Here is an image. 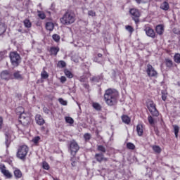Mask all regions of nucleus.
<instances>
[{
  "instance_id": "nucleus-1",
  "label": "nucleus",
  "mask_w": 180,
  "mask_h": 180,
  "mask_svg": "<svg viewBox=\"0 0 180 180\" xmlns=\"http://www.w3.org/2000/svg\"><path fill=\"white\" fill-rule=\"evenodd\" d=\"M119 91L116 89L109 88L105 91L103 95L104 102L108 106H116L119 102Z\"/></svg>"
},
{
  "instance_id": "nucleus-2",
  "label": "nucleus",
  "mask_w": 180,
  "mask_h": 180,
  "mask_svg": "<svg viewBox=\"0 0 180 180\" xmlns=\"http://www.w3.org/2000/svg\"><path fill=\"white\" fill-rule=\"evenodd\" d=\"M76 20L77 15L72 10L66 11L63 15L60 18V23L65 26H70V25L75 23Z\"/></svg>"
},
{
  "instance_id": "nucleus-3",
  "label": "nucleus",
  "mask_w": 180,
  "mask_h": 180,
  "mask_svg": "<svg viewBox=\"0 0 180 180\" xmlns=\"http://www.w3.org/2000/svg\"><path fill=\"white\" fill-rule=\"evenodd\" d=\"M27 154H29V146L25 144L18 146L16 153V157L18 160H21V161H26Z\"/></svg>"
},
{
  "instance_id": "nucleus-4",
  "label": "nucleus",
  "mask_w": 180,
  "mask_h": 180,
  "mask_svg": "<svg viewBox=\"0 0 180 180\" xmlns=\"http://www.w3.org/2000/svg\"><path fill=\"white\" fill-rule=\"evenodd\" d=\"M9 58L11 63V65L16 68V67H19L20 63H22V58L20 55L18 53V51H11L9 53Z\"/></svg>"
},
{
  "instance_id": "nucleus-5",
  "label": "nucleus",
  "mask_w": 180,
  "mask_h": 180,
  "mask_svg": "<svg viewBox=\"0 0 180 180\" xmlns=\"http://www.w3.org/2000/svg\"><path fill=\"white\" fill-rule=\"evenodd\" d=\"M146 106L153 117H158L160 116V112L157 109V105L154 103V101L151 100L148 101L146 102Z\"/></svg>"
},
{
  "instance_id": "nucleus-6",
  "label": "nucleus",
  "mask_w": 180,
  "mask_h": 180,
  "mask_svg": "<svg viewBox=\"0 0 180 180\" xmlns=\"http://www.w3.org/2000/svg\"><path fill=\"white\" fill-rule=\"evenodd\" d=\"M129 12L132 20L135 22L136 25L140 23V16H141V12H140V10L136 8H132L129 9Z\"/></svg>"
},
{
  "instance_id": "nucleus-7",
  "label": "nucleus",
  "mask_w": 180,
  "mask_h": 180,
  "mask_svg": "<svg viewBox=\"0 0 180 180\" xmlns=\"http://www.w3.org/2000/svg\"><path fill=\"white\" fill-rule=\"evenodd\" d=\"M31 120L32 119L30 118V114L26 113L25 112V111H23L20 115L18 122L19 123L22 124V126H27L28 124H30Z\"/></svg>"
},
{
  "instance_id": "nucleus-8",
  "label": "nucleus",
  "mask_w": 180,
  "mask_h": 180,
  "mask_svg": "<svg viewBox=\"0 0 180 180\" xmlns=\"http://www.w3.org/2000/svg\"><path fill=\"white\" fill-rule=\"evenodd\" d=\"M146 74L150 78H158V72L150 64L147 65Z\"/></svg>"
},
{
  "instance_id": "nucleus-9",
  "label": "nucleus",
  "mask_w": 180,
  "mask_h": 180,
  "mask_svg": "<svg viewBox=\"0 0 180 180\" xmlns=\"http://www.w3.org/2000/svg\"><path fill=\"white\" fill-rule=\"evenodd\" d=\"M69 148L71 154L72 155H76L77 153H78L79 150V146L78 145V143L75 141V140H72L70 141Z\"/></svg>"
},
{
  "instance_id": "nucleus-10",
  "label": "nucleus",
  "mask_w": 180,
  "mask_h": 180,
  "mask_svg": "<svg viewBox=\"0 0 180 180\" xmlns=\"http://www.w3.org/2000/svg\"><path fill=\"white\" fill-rule=\"evenodd\" d=\"M144 32H146V34L148 36V37L155 39V32H154V30H153V28H151V27L149 25H145Z\"/></svg>"
},
{
  "instance_id": "nucleus-11",
  "label": "nucleus",
  "mask_w": 180,
  "mask_h": 180,
  "mask_svg": "<svg viewBox=\"0 0 180 180\" xmlns=\"http://www.w3.org/2000/svg\"><path fill=\"white\" fill-rule=\"evenodd\" d=\"M0 77L1 79H4V81H9V79H12V74L9 70H3L0 74Z\"/></svg>"
},
{
  "instance_id": "nucleus-12",
  "label": "nucleus",
  "mask_w": 180,
  "mask_h": 180,
  "mask_svg": "<svg viewBox=\"0 0 180 180\" xmlns=\"http://www.w3.org/2000/svg\"><path fill=\"white\" fill-rule=\"evenodd\" d=\"M95 160L97 162H102V161H108V158H105V155L103 153H96L94 155Z\"/></svg>"
},
{
  "instance_id": "nucleus-13",
  "label": "nucleus",
  "mask_w": 180,
  "mask_h": 180,
  "mask_svg": "<svg viewBox=\"0 0 180 180\" xmlns=\"http://www.w3.org/2000/svg\"><path fill=\"white\" fill-rule=\"evenodd\" d=\"M58 51H60L58 46H51L49 49L50 56H54L56 57L58 54Z\"/></svg>"
},
{
  "instance_id": "nucleus-14",
  "label": "nucleus",
  "mask_w": 180,
  "mask_h": 180,
  "mask_svg": "<svg viewBox=\"0 0 180 180\" xmlns=\"http://www.w3.org/2000/svg\"><path fill=\"white\" fill-rule=\"evenodd\" d=\"M35 120L37 124H39V126H43L46 122L44 121V119H43V117L41 115H37L35 116Z\"/></svg>"
},
{
  "instance_id": "nucleus-15",
  "label": "nucleus",
  "mask_w": 180,
  "mask_h": 180,
  "mask_svg": "<svg viewBox=\"0 0 180 180\" xmlns=\"http://www.w3.org/2000/svg\"><path fill=\"white\" fill-rule=\"evenodd\" d=\"M136 131H137V134H138V136H139V137H141V136H143V134L144 133V128H143V124H137Z\"/></svg>"
},
{
  "instance_id": "nucleus-16",
  "label": "nucleus",
  "mask_w": 180,
  "mask_h": 180,
  "mask_svg": "<svg viewBox=\"0 0 180 180\" xmlns=\"http://www.w3.org/2000/svg\"><path fill=\"white\" fill-rule=\"evenodd\" d=\"M6 24L0 20V36H2L6 32Z\"/></svg>"
},
{
  "instance_id": "nucleus-17",
  "label": "nucleus",
  "mask_w": 180,
  "mask_h": 180,
  "mask_svg": "<svg viewBox=\"0 0 180 180\" xmlns=\"http://www.w3.org/2000/svg\"><path fill=\"white\" fill-rule=\"evenodd\" d=\"M155 32L158 34H164V25H158L155 27Z\"/></svg>"
},
{
  "instance_id": "nucleus-18",
  "label": "nucleus",
  "mask_w": 180,
  "mask_h": 180,
  "mask_svg": "<svg viewBox=\"0 0 180 180\" xmlns=\"http://www.w3.org/2000/svg\"><path fill=\"white\" fill-rule=\"evenodd\" d=\"M121 119L123 123H125V124H129L131 122V119L130 118V117L127 115H122Z\"/></svg>"
},
{
  "instance_id": "nucleus-19",
  "label": "nucleus",
  "mask_w": 180,
  "mask_h": 180,
  "mask_svg": "<svg viewBox=\"0 0 180 180\" xmlns=\"http://www.w3.org/2000/svg\"><path fill=\"white\" fill-rule=\"evenodd\" d=\"M45 27L46 30H49V32H53V30H54V23L51 22H47L46 23Z\"/></svg>"
},
{
  "instance_id": "nucleus-20",
  "label": "nucleus",
  "mask_w": 180,
  "mask_h": 180,
  "mask_svg": "<svg viewBox=\"0 0 180 180\" xmlns=\"http://www.w3.org/2000/svg\"><path fill=\"white\" fill-rule=\"evenodd\" d=\"M160 9H162V11H168L169 9V4H168V1H164L160 4Z\"/></svg>"
},
{
  "instance_id": "nucleus-21",
  "label": "nucleus",
  "mask_w": 180,
  "mask_h": 180,
  "mask_svg": "<svg viewBox=\"0 0 180 180\" xmlns=\"http://www.w3.org/2000/svg\"><path fill=\"white\" fill-rule=\"evenodd\" d=\"M152 149L154 151V153H155V154H161V151H162L161 147L157 145H153L152 146Z\"/></svg>"
},
{
  "instance_id": "nucleus-22",
  "label": "nucleus",
  "mask_w": 180,
  "mask_h": 180,
  "mask_svg": "<svg viewBox=\"0 0 180 180\" xmlns=\"http://www.w3.org/2000/svg\"><path fill=\"white\" fill-rule=\"evenodd\" d=\"M165 65L167 67V68H172L174 65V62H172V60L169 58L165 59Z\"/></svg>"
},
{
  "instance_id": "nucleus-23",
  "label": "nucleus",
  "mask_w": 180,
  "mask_h": 180,
  "mask_svg": "<svg viewBox=\"0 0 180 180\" xmlns=\"http://www.w3.org/2000/svg\"><path fill=\"white\" fill-rule=\"evenodd\" d=\"M64 74L67 77V78H69L71 79L72 78H74V75L71 71L68 70V69H65L64 70Z\"/></svg>"
},
{
  "instance_id": "nucleus-24",
  "label": "nucleus",
  "mask_w": 180,
  "mask_h": 180,
  "mask_svg": "<svg viewBox=\"0 0 180 180\" xmlns=\"http://www.w3.org/2000/svg\"><path fill=\"white\" fill-rule=\"evenodd\" d=\"M13 77L15 78V79H23V76H22V75H20V71H16L13 73Z\"/></svg>"
},
{
  "instance_id": "nucleus-25",
  "label": "nucleus",
  "mask_w": 180,
  "mask_h": 180,
  "mask_svg": "<svg viewBox=\"0 0 180 180\" xmlns=\"http://www.w3.org/2000/svg\"><path fill=\"white\" fill-rule=\"evenodd\" d=\"M23 23L25 27H26L27 29H30V27H32V22H30V20L25 19L24 20Z\"/></svg>"
},
{
  "instance_id": "nucleus-26",
  "label": "nucleus",
  "mask_w": 180,
  "mask_h": 180,
  "mask_svg": "<svg viewBox=\"0 0 180 180\" xmlns=\"http://www.w3.org/2000/svg\"><path fill=\"white\" fill-rule=\"evenodd\" d=\"M13 174L17 179H19L22 176V171H20L19 169H15L13 172Z\"/></svg>"
},
{
  "instance_id": "nucleus-27",
  "label": "nucleus",
  "mask_w": 180,
  "mask_h": 180,
  "mask_svg": "<svg viewBox=\"0 0 180 180\" xmlns=\"http://www.w3.org/2000/svg\"><path fill=\"white\" fill-rule=\"evenodd\" d=\"M92 106L96 110H102V105H101V104H99L98 103H93Z\"/></svg>"
},
{
  "instance_id": "nucleus-28",
  "label": "nucleus",
  "mask_w": 180,
  "mask_h": 180,
  "mask_svg": "<svg viewBox=\"0 0 180 180\" xmlns=\"http://www.w3.org/2000/svg\"><path fill=\"white\" fill-rule=\"evenodd\" d=\"M97 150L101 153V154H105V153H106V148L102 145L98 146Z\"/></svg>"
},
{
  "instance_id": "nucleus-29",
  "label": "nucleus",
  "mask_w": 180,
  "mask_h": 180,
  "mask_svg": "<svg viewBox=\"0 0 180 180\" xmlns=\"http://www.w3.org/2000/svg\"><path fill=\"white\" fill-rule=\"evenodd\" d=\"M174 61L176 63V64H180V53H176L174 56Z\"/></svg>"
},
{
  "instance_id": "nucleus-30",
  "label": "nucleus",
  "mask_w": 180,
  "mask_h": 180,
  "mask_svg": "<svg viewBox=\"0 0 180 180\" xmlns=\"http://www.w3.org/2000/svg\"><path fill=\"white\" fill-rule=\"evenodd\" d=\"M37 13L39 19H41L42 20H44V19H46V13H44V12L37 11Z\"/></svg>"
},
{
  "instance_id": "nucleus-31",
  "label": "nucleus",
  "mask_w": 180,
  "mask_h": 180,
  "mask_svg": "<svg viewBox=\"0 0 180 180\" xmlns=\"http://www.w3.org/2000/svg\"><path fill=\"white\" fill-rule=\"evenodd\" d=\"M58 67H59V68H65V67H67V63H65V61L64 60H59L58 62Z\"/></svg>"
},
{
  "instance_id": "nucleus-32",
  "label": "nucleus",
  "mask_w": 180,
  "mask_h": 180,
  "mask_svg": "<svg viewBox=\"0 0 180 180\" xmlns=\"http://www.w3.org/2000/svg\"><path fill=\"white\" fill-rule=\"evenodd\" d=\"M173 129L174 131V136L176 139H178V134L179 133V127L178 125H173Z\"/></svg>"
},
{
  "instance_id": "nucleus-33",
  "label": "nucleus",
  "mask_w": 180,
  "mask_h": 180,
  "mask_svg": "<svg viewBox=\"0 0 180 180\" xmlns=\"http://www.w3.org/2000/svg\"><path fill=\"white\" fill-rule=\"evenodd\" d=\"M41 78H42V79H47V78H49V73H47L46 70H43L41 72Z\"/></svg>"
},
{
  "instance_id": "nucleus-34",
  "label": "nucleus",
  "mask_w": 180,
  "mask_h": 180,
  "mask_svg": "<svg viewBox=\"0 0 180 180\" xmlns=\"http://www.w3.org/2000/svg\"><path fill=\"white\" fill-rule=\"evenodd\" d=\"M90 81H91V82H99V81H101V76H94L90 79Z\"/></svg>"
},
{
  "instance_id": "nucleus-35",
  "label": "nucleus",
  "mask_w": 180,
  "mask_h": 180,
  "mask_svg": "<svg viewBox=\"0 0 180 180\" xmlns=\"http://www.w3.org/2000/svg\"><path fill=\"white\" fill-rule=\"evenodd\" d=\"M127 148H128V150H135L136 149V146L134 145L133 143L129 142V143H127Z\"/></svg>"
},
{
  "instance_id": "nucleus-36",
  "label": "nucleus",
  "mask_w": 180,
  "mask_h": 180,
  "mask_svg": "<svg viewBox=\"0 0 180 180\" xmlns=\"http://www.w3.org/2000/svg\"><path fill=\"white\" fill-rule=\"evenodd\" d=\"M66 123H68L69 124H74V119L71 117H65Z\"/></svg>"
},
{
  "instance_id": "nucleus-37",
  "label": "nucleus",
  "mask_w": 180,
  "mask_h": 180,
  "mask_svg": "<svg viewBox=\"0 0 180 180\" xmlns=\"http://www.w3.org/2000/svg\"><path fill=\"white\" fill-rule=\"evenodd\" d=\"M6 54H8V51H0V60H4V58H6Z\"/></svg>"
},
{
  "instance_id": "nucleus-38",
  "label": "nucleus",
  "mask_w": 180,
  "mask_h": 180,
  "mask_svg": "<svg viewBox=\"0 0 180 180\" xmlns=\"http://www.w3.org/2000/svg\"><path fill=\"white\" fill-rule=\"evenodd\" d=\"M162 99L165 102L167 101V96H168V93H167V91H162Z\"/></svg>"
},
{
  "instance_id": "nucleus-39",
  "label": "nucleus",
  "mask_w": 180,
  "mask_h": 180,
  "mask_svg": "<svg viewBox=\"0 0 180 180\" xmlns=\"http://www.w3.org/2000/svg\"><path fill=\"white\" fill-rule=\"evenodd\" d=\"M3 175H4V176H6V178L11 179L12 178V174H11L9 172V170H5L3 173Z\"/></svg>"
},
{
  "instance_id": "nucleus-40",
  "label": "nucleus",
  "mask_w": 180,
  "mask_h": 180,
  "mask_svg": "<svg viewBox=\"0 0 180 180\" xmlns=\"http://www.w3.org/2000/svg\"><path fill=\"white\" fill-rule=\"evenodd\" d=\"M42 167L44 169H46V171H49V169H50V165L47 162H42Z\"/></svg>"
},
{
  "instance_id": "nucleus-41",
  "label": "nucleus",
  "mask_w": 180,
  "mask_h": 180,
  "mask_svg": "<svg viewBox=\"0 0 180 180\" xmlns=\"http://www.w3.org/2000/svg\"><path fill=\"white\" fill-rule=\"evenodd\" d=\"M125 29L130 33V34H132L133 32H134V28H133L131 25H127Z\"/></svg>"
},
{
  "instance_id": "nucleus-42",
  "label": "nucleus",
  "mask_w": 180,
  "mask_h": 180,
  "mask_svg": "<svg viewBox=\"0 0 180 180\" xmlns=\"http://www.w3.org/2000/svg\"><path fill=\"white\" fill-rule=\"evenodd\" d=\"M52 39H53L54 41H56V43H58V41H60V35L57 34H54L52 36Z\"/></svg>"
},
{
  "instance_id": "nucleus-43",
  "label": "nucleus",
  "mask_w": 180,
  "mask_h": 180,
  "mask_svg": "<svg viewBox=\"0 0 180 180\" xmlns=\"http://www.w3.org/2000/svg\"><path fill=\"white\" fill-rule=\"evenodd\" d=\"M91 134L89 133H86L84 134V139L85 141H89V140H91Z\"/></svg>"
},
{
  "instance_id": "nucleus-44",
  "label": "nucleus",
  "mask_w": 180,
  "mask_h": 180,
  "mask_svg": "<svg viewBox=\"0 0 180 180\" xmlns=\"http://www.w3.org/2000/svg\"><path fill=\"white\" fill-rule=\"evenodd\" d=\"M148 121L150 124H151V125L155 124L154 118H153V116L149 115L148 117Z\"/></svg>"
},
{
  "instance_id": "nucleus-45",
  "label": "nucleus",
  "mask_w": 180,
  "mask_h": 180,
  "mask_svg": "<svg viewBox=\"0 0 180 180\" xmlns=\"http://www.w3.org/2000/svg\"><path fill=\"white\" fill-rule=\"evenodd\" d=\"M88 15L89 16H92V18H95V16H96V12L93 10H90L88 11Z\"/></svg>"
},
{
  "instance_id": "nucleus-46",
  "label": "nucleus",
  "mask_w": 180,
  "mask_h": 180,
  "mask_svg": "<svg viewBox=\"0 0 180 180\" xmlns=\"http://www.w3.org/2000/svg\"><path fill=\"white\" fill-rule=\"evenodd\" d=\"M39 141H40V136H35L32 139V143H34V144H38Z\"/></svg>"
},
{
  "instance_id": "nucleus-47",
  "label": "nucleus",
  "mask_w": 180,
  "mask_h": 180,
  "mask_svg": "<svg viewBox=\"0 0 180 180\" xmlns=\"http://www.w3.org/2000/svg\"><path fill=\"white\" fill-rule=\"evenodd\" d=\"M58 102L60 103V105H63V106H66L67 105V101H65L62 98H58Z\"/></svg>"
},
{
  "instance_id": "nucleus-48",
  "label": "nucleus",
  "mask_w": 180,
  "mask_h": 180,
  "mask_svg": "<svg viewBox=\"0 0 180 180\" xmlns=\"http://www.w3.org/2000/svg\"><path fill=\"white\" fill-rule=\"evenodd\" d=\"M6 170V167L5 166V165L0 164V171H1V174H3L4 172Z\"/></svg>"
},
{
  "instance_id": "nucleus-49",
  "label": "nucleus",
  "mask_w": 180,
  "mask_h": 180,
  "mask_svg": "<svg viewBox=\"0 0 180 180\" xmlns=\"http://www.w3.org/2000/svg\"><path fill=\"white\" fill-rule=\"evenodd\" d=\"M60 81L61 84H64V82H65L67 81V77H65V76H61Z\"/></svg>"
},
{
  "instance_id": "nucleus-50",
  "label": "nucleus",
  "mask_w": 180,
  "mask_h": 180,
  "mask_svg": "<svg viewBox=\"0 0 180 180\" xmlns=\"http://www.w3.org/2000/svg\"><path fill=\"white\" fill-rule=\"evenodd\" d=\"M79 80L80 82H85L86 81V77L81 76Z\"/></svg>"
},
{
  "instance_id": "nucleus-51",
  "label": "nucleus",
  "mask_w": 180,
  "mask_h": 180,
  "mask_svg": "<svg viewBox=\"0 0 180 180\" xmlns=\"http://www.w3.org/2000/svg\"><path fill=\"white\" fill-rule=\"evenodd\" d=\"M4 126V118L0 116V130L2 129V127Z\"/></svg>"
},
{
  "instance_id": "nucleus-52",
  "label": "nucleus",
  "mask_w": 180,
  "mask_h": 180,
  "mask_svg": "<svg viewBox=\"0 0 180 180\" xmlns=\"http://www.w3.org/2000/svg\"><path fill=\"white\" fill-rule=\"evenodd\" d=\"M44 112L46 113V115H49L50 113V110H49V108H43Z\"/></svg>"
},
{
  "instance_id": "nucleus-53",
  "label": "nucleus",
  "mask_w": 180,
  "mask_h": 180,
  "mask_svg": "<svg viewBox=\"0 0 180 180\" xmlns=\"http://www.w3.org/2000/svg\"><path fill=\"white\" fill-rule=\"evenodd\" d=\"M173 32L175 33V34H179V33H180L179 29L174 28L173 29Z\"/></svg>"
},
{
  "instance_id": "nucleus-54",
  "label": "nucleus",
  "mask_w": 180,
  "mask_h": 180,
  "mask_svg": "<svg viewBox=\"0 0 180 180\" xmlns=\"http://www.w3.org/2000/svg\"><path fill=\"white\" fill-rule=\"evenodd\" d=\"M72 161V167H77V162L74 160V158L70 160Z\"/></svg>"
},
{
  "instance_id": "nucleus-55",
  "label": "nucleus",
  "mask_w": 180,
  "mask_h": 180,
  "mask_svg": "<svg viewBox=\"0 0 180 180\" xmlns=\"http://www.w3.org/2000/svg\"><path fill=\"white\" fill-rule=\"evenodd\" d=\"M84 88H85L86 89H89V84H83Z\"/></svg>"
},
{
  "instance_id": "nucleus-56",
  "label": "nucleus",
  "mask_w": 180,
  "mask_h": 180,
  "mask_svg": "<svg viewBox=\"0 0 180 180\" xmlns=\"http://www.w3.org/2000/svg\"><path fill=\"white\" fill-rule=\"evenodd\" d=\"M137 4H141L144 0H135Z\"/></svg>"
},
{
  "instance_id": "nucleus-57",
  "label": "nucleus",
  "mask_w": 180,
  "mask_h": 180,
  "mask_svg": "<svg viewBox=\"0 0 180 180\" xmlns=\"http://www.w3.org/2000/svg\"><path fill=\"white\" fill-rule=\"evenodd\" d=\"M102 56H103L102 53H98V57L99 58H102Z\"/></svg>"
},
{
  "instance_id": "nucleus-58",
  "label": "nucleus",
  "mask_w": 180,
  "mask_h": 180,
  "mask_svg": "<svg viewBox=\"0 0 180 180\" xmlns=\"http://www.w3.org/2000/svg\"><path fill=\"white\" fill-rule=\"evenodd\" d=\"M53 180H60L58 178H53Z\"/></svg>"
}]
</instances>
